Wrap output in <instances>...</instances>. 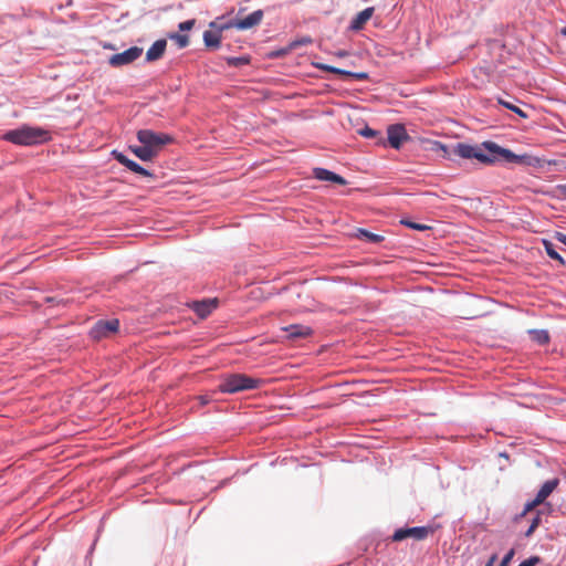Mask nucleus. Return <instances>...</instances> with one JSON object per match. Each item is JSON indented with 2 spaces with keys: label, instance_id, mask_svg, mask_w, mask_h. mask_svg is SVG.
I'll list each match as a JSON object with an SVG mask.
<instances>
[{
  "label": "nucleus",
  "instance_id": "1",
  "mask_svg": "<svg viewBox=\"0 0 566 566\" xmlns=\"http://www.w3.org/2000/svg\"><path fill=\"white\" fill-rule=\"evenodd\" d=\"M453 153L461 158L476 159L482 164L491 165L496 161L514 163L533 166L538 160L527 154L516 155L507 148H503L494 142H484L481 145L458 143Z\"/></svg>",
  "mask_w": 566,
  "mask_h": 566
},
{
  "label": "nucleus",
  "instance_id": "2",
  "mask_svg": "<svg viewBox=\"0 0 566 566\" xmlns=\"http://www.w3.org/2000/svg\"><path fill=\"white\" fill-rule=\"evenodd\" d=\"M50 133L40 127L22 126L3 135V139L15 145L32 146L45 143L50 139Z\"/></svg>",
  "mask_w": 566,
  "mask_h": 566
},
{
  "label": "nucleus",
  "instance_id": "3",
  "mask_svg": "<svg viewBox=\"0 0 566 566\" xmlns=\"http://www.w3.org/2000/svg\"><path fill=\"white\" fill-rule=\"evenodd\" d=\"M262 380L253 378L244 374L226 375L218 385L219 391L223 394H235L239 391L256 389L261 386Z\"/></svg>",
  "mask_w": 566,
  "mask_h": 566
},
{
  "label": "nucleus",
  "instance_id": "4",
  "mask_svg": "<svg viewBox=\"0 0 566 566\" xmlns=\"http://www.w3.org/2000/svg\"><path fill=\"white\" fill-rule=\"evenodd\" d=\"M263 19V11L256 10L250 13L248 17L243 19L231 20L227 23H220L218 18L216 21L210 22L209 27L212 29H219V31L228 30L235 28L238 30H249L261 23Z\"/></svg>",
  "mask_w": 566,
  "mask_h": 566
},
{
  "label": "nucleus",
  "instance_id": "5",
  "mask_svg": "<svg viewBox=\"0 0 566 566\" xmlns=\"http://www.w3.org/2000/svg\"><path fill=\"white\" fill-rule=\"evenodd\" d=\"M137 139L154 151L155 156L169 143L171 136L163 133H155L150 129H140L137 132Z\"/></svg>",
  "mask_w": 566,
  "mask_h": 566
},
{
  "label": "nucleus",
  "instance_id": "6",
  "mask_svg": "<svg viewBox=\"0 0 566 566\" xmlns=\"http://www.w3.org/2000/svg\"><path fill=\"white\" fill-rule=\"evenodd\" d=\"M433 533L432 527L429 526H416L398 528L391 536L392 542H400L406 538H413L416 541H422Z\"/></svg>",
  "mask_w": 566,
  "mask_h": 566
},
{
  "label": "nucleus",
  "instance_id": "7",
  "mask_svg": "<svg viewBox=\"0 0 566 566\" xmlns=\"http://www.w3.org/2000/svg\"><path fill=\"white\" fill-rule=\"evenodd\" d=\"M558 484V479L546 481L537 492L535 499L532 502L526 503L521 517H524L528 512H532L536 506L541 505L554 492Z\"/></svg>",
  "mask_w": 566,
  "mask_h": 566
},
{
  "label": "nucleus",
  "instance_id": "8",
  "mask_svg": "<svg viewBox=\"0 0 566 566\" xmlns=\"http://www.w3.org/2000/svg\"><path fill=\"white\" fill-rule=\"evenodd\" d=\"M119 321L108 319V321H98L94 324V326L90 331V335L93 339L99 340L106 337H109L118 332Z\"/></svg>",
  "mask_w": 566,
  "mask_h": 566
},
{
  "label": "nucleus",
  "instance_id": "9",
  "mask_svg": "<svg viewBox=\"0 0 566 566\" xmlns=\"http://www.w3.org/2000/svg\"><path fill=\"white\" fill-rule=\"evenodd\" d=\"M143 54V49L139 46H132L122 53H116L108 59V63L113 67H120L128 65L136 61Z\"/></svg>",
  "mask_w": 566,
  "mask_h": 566
},
{
  "label": "nucleus",
  "instance_id": "10",
  "mask_svg": "<svg viewBox=\"0 0 566 566\" xmlns=\"http://www.w3.org/2000/svg\"><path fill=\"white\" fill-rule=\"evenodd\" d=\"M387 135L390 146L395 149H399L402 143L408 139L406 128L400 124L388 126Z\"/></svg>",
  "mask_w": 566,
  "mask_h": 566
},
{
  "label": "nucleus",
  "instance_id": "11",
  "mask_svg": "<svg viewBox=\"0 0 566 566\" xmlns=\"http://www.w3.org/2000/svg\"><path fill=\"white\" fill-rule=\"evenodd\" d=\"M313 176L318 180L333 181V182L342 185V186L347 185V181L342 176H339L333 171H329L325 168H314Z\"/></svg>",
  "mask_w": 566,
  "mask_h": 566
},
{
  "label": "nucleus",
  "instance_id": "12",
  "mask_svg": "<svg viewBox=\"0 0 566 566\" xmlns=\"http://www.w3.org/2000/svg\"><path fill=\"white\" fill-rule=\"evenodd\" d=\"M321 69L329 73L340 75L343 77H350L358 81H365L368 78V74L366 72H350L331 65H321Z\"/></svg>",
  "mask_w": 566,
  "mask_h": 566
},
{
  "label": "nucleus",
  "instance_id": "13",
  "mask_svg": "<svg viewBox=\"0 0 566 566\" xmlns=\"http://www.w3.org/2000/svg\"><path fill=\"white\" fill-rule=\"evenodd\" d=\"M167 42L164 39L157 40L146 52V60L154 62L163 57L166 51Z\"/></svg>",
  "mask_w": 566,
  "mask_h": 566
},
{
  "label": "nucleus",
  "instance_id": "14",
  "mask_svg": "<svg viewBox=\"0 0 566 566\" xmlns=\"http://www.w3.org/2000/svg\"><path fill=\"white\" fill-rule=\"evenodd\" d=\"M374 14V8L369 7L360 11L350 22V30L359 31L370 20Z\"/></svg>",
  "mask_w": 566,
  "mask_h": 566
},
{
  "label": "nucleus",
  "instance_id": "15",
  "mask_svg": "<svg viewBox=\"0 0 566 566\" xmlns=\"http://www.w3.org/2000/svg\"><path fill=\"white\" fill-rule=\"evenodd\" d=\"M283 329L289 334V338L296 339V338H304L312 334V329L307 326L294 324L286 327H283Z\"/></svg>",
  "mask_w": 566,
  "mask_h": 566
},
{
  "label": "nucleus",
  "instance_id": "16",
  "mask_svg": "<svg viewBox=\"0 0 566 566\" xmlns=\"http://www.w3.org/2000/svg\"><path fill=\"white\" fill-rule=\"evenodd\" d=\"M216 307H217L216 300L195 302L193 306H192L193 311L201 318L207 317Z\"/></svg>",
  "mask_w": 566,
  "mask_h": 566
},
{
  "label": "nucleus",
  "instance_id": "17",
  "mask_svg": "<svg viewBox=\"0 0 566 566\" xmlns=\"http://www.w3.org/2000/svg\"><path fill=\"white\" fill-rule=\"evenodd\" d=\"M129 149L133 151L135 156H137L143 161H149L155 158V154L147 146L142 144V146H129Z\"/></svg>",
  "mask_w": 566,
  "mask_h": 566
},
{
  "label": "nucleus",
  "instance_id": "18",
  "mask_svg": "<svg viewBox=\"0 0 566 566\" xmlns=\"http://www.w3.org/2000/svg\"><path fill=\"white\" fill-rule=\"evenodd\" d=\"M222 31H219V29H217V31H206L203 33V41H205V44L208 46V48H218L220 45V42H221V33Z\"/></svg>",
  "mask_w": 566,
  "mask_h": 566
},
{
  "label": "nucleus",
  "instance_id": "19",
  "mask_svg": "<svg viewBox=\"0 0 566 566\" xmlns=\"http://www.w3.org/2000/svg\"><path fill=\"white\" fill-rule=\"evenodd\" d=\"M356 237L371 243H379L384 240L382 235L369 232L365 229H358Z\"/></svg>",
  "mask_w": 566,
  "mask_h": 566
},
{
  "label": "nucleus",
  "instance_id": "20",
  "mask_svg": "<svg viewBox=\"0 0 566 566\" xmlns=\"http://www.w3.org/2000/svg\"><path fill=\"white\" fill-rule=\"evenodd\" d=\"M543 245L545 248V251L547 253V255L553 259V260H556L558 261L562 265H565V260L562 258V255L555 250V247L554 244L551 242V241H547V240H544L543 241Z\"/></svg>",
  "mask_w": 566,
  "mask_h": 566
},
{
  "label": "nucleus",
  "instance_id": "21",
  "mask_svg": "<svg viewBox=\"0 0 566 566\" xmlns=\"http://www.w3.org/2000/svg\"><path fill=\"white\" fill-rule=\"evenodd\" d=\"M532 338L541 345L547 344L549 342V335L546 331H531Z\"/></svg>",
  "mask_w": 566,
  "mask_h": 566
},
{
  "label": "nucleus",
  "instance_id": "22",
  "mask_svg": "<svg viewBox=\"0 0 566 566\" xmlns=\"http://www.w3.org/2000/svg\"><path fill=\"white\" fill-rule=\"evenodd\" d=\"M499 104H501L502 106H504L505 108L514 112L515 114H517L520 117L522 118H527L528 115L523 111L521 109L520 107L515 106L514 104L510 103V102H506L502 98H499L497 99Z\"/></svg>",
  "mask_w": 566,
  "mask_h": 566
},
{
  "label": "nucleus",
  "instance_id": "23",
  "mask_svg": "<svg viewBox=\"0 0 566 566\" xmlns=\"http://www.w3.org/2000/svg\"><path fill=\"white\" fill-rule=\"evenodd\" d=\"M227 63L230 66H242L250 63L249 56L228 57Z\"/></svg>",
  "mask_w": 566,
  "mask_h": 566
},
{
  "label": "nucleus",
  "instance_id": "24",
  "mask_svg": "<svg viewBox=\"0 0 566 566\" xmlns=\"http://www.w3.org/2000/svg\"><path fill=\"white\" fill-rule=\"evenodd\" d=\"M113 156L119 164H122L123 166H125L128 169L130 168L132 164L134 163V160L129 159L126 155H124L123 153L116 151V150L113 151Z\"/></svg>",
  "mask_w": 566,
  "mask_h": 566
},
{
  "label": "nucleus",
  "instance_id": "25",
  "mask_svg": "<svg viewBox=\"0 0 566 566\" xmlns=\"http://www.w3.org/2000/svg\"><path fill=\"white\" fill-rule=\"evenodd\" d=\"M313 42V40L310 36H303L301 39L294 40L289 44L290 50L297 49L303 45H308Z\"/></svg>",
  "mask_w": 566,
  "mask_h": 566
},
{
  "label": "nucleus",
  "instance_id": "26",
  "mask_svg": "<svg viewBox=\"0 0 566 566\" xmlns=\"http://www.w3.org/2000/svg\"><path fill=\"white\" fill-rule=\"evenodd\" d=\"M170 39L175 40L181 49L189 44V36L185 34L175 33L170 35Z\"/></svg>",
  "mask_w": 566,
  "mask_h": 566
},
{
  "label": "nucleus",
  "instance_id": "27",
  "mask_svg": "<svg viewBox=\"0 0 566 566\" xmlns=\"http://www.w3.org/2000/svg\"><path fill=\"white\" fill-rule=\"evenodd\" d=\"M401 223L408 228H411V229L418 230V231H426V230L430 229V227L427 224H421V223L412 222L409 220H401Z\"/></svg>",
  "mask_w": 566,
  "mask_h": 566
},
{
  "label": "nucleus",
  "instance_id": "28",
  "mask_svg": "<svg viewBox=\"0 0 566 566\" xmlns=\"http://www.w3.org/2000/svg\"><path fill=\"white\" fill-rule=\"evenodd\" d=\"M541 523V515L539 513H537L533 518H532V522H531V525L530 527L527 528V531L525 532V536L528 537L531 536L535 530L538 527Z\"/></svg>",
  "mask_w": 566,
  "mask_h": 566
},
{
  "label": "nucleus",
  "instance_id": "29",
  "mask_svg": "<svg viewBox=\"0 0 566 566\" xmlns=\"http://www.w3.org/2000/svg\"><path fill=\"white\" fill-rule=\"evenodd\" d=\"M129 170L135 172V174L143 175V176H146V177H151L153 176L151 172H149L148 170H146L145 168H143L140 165H138L135 161L132 164Z\"/></svg>",
  "mask_w": 566,
  "mask_h": 566
},
{
  "label": "nucleus",
  "instance_id": "30",
  "mask_svg": "<svg viewBox=\"0 0 566 566\" xmlns=\"http://www.w3.org/2000/svg\"><path fill=\"white\" fill-rule=\"evenodd\" d=\"M515 555V549L514 548H511L506 554L505 556L502 558L501 563H500V566H509L512 558L514 557Z\"/></svg>",
  "mask_w": 566,
  "mask_h": 566
},
{
  "label": "nucleus",
  "instance_id": "31",
  "mask_svg": "<svg viewBox=\"0 0 566 566\" xmlns=\"http://www.w3.org/2000/svg\"><path fill=\"white\" fill-rule=\"evenodd\" d=\"M541 563V558L538 556H532L525 560H523L518 566H536Z\"/></svg>",
  "mask_w": 566,
  "mask_h": 566
},
{
  "label": "nucleus",
  "instance_id": "32",
  "mask_svg": "<svg viewBox=\"0 0 566 566\" xmlns=\"http://www.w3.org/2000/svg\"><path fill=\"white\" fill-rule=\"evenodd\" d=\"M359 133L361 136L367 137V138L376 137L378 135L377 130H375L370 127H367V126L364 129H361Z\"/></svg>",
  "mask_w": 566,
  "mask_h": 566
},
{
  "label": "nucleus",
  "instance_id": "33",
  "mask_svg": "<svg viewBox=\"0 0 566 566\" xmlns=\"http://www.w3.org/2000/svg\"><path fill=\"white\" fill-rule=\"evenodd\" d=\"M195 20H187V21H184L181 23H179V30L180 31H189L193 28L195 25Z\"/></svg>",
  "mask_w": 566,
  "mask_h": 566
},
{
  "label": "nucleus",
  "instance_id": "34",
  "mask_svg": "<svg viewBox=\"0 0 566 566\" xmlns=\"http://www.w3.org/2000/svg\"><path fill=\"white\" fill-rule=\"evenodd\" d=\"M555 238L566 245V234L562 232H556Z\"/></svg>",
  "mask_w": 566,
  "mask_h": 566
},
{
  "label": "nucleus",
  "instance_id": "35",
  "mask_svg": "<svg viewBox=\"0 0 566 566\" xmlns=\"http://www.w3.org/2000/svg\"><path fill=\"white\" fill-rule=\"evenodd\" d=\"M497 559V554H493L489 560L486 562V564L484 566H493L495 560Z\"/></svg>",
  "mask_w": 566,
  "mask_h": 566
},
{
  "label": "nucleus",
  "instance_id": "36",
  "mask_svg": "<svg viewBox=\"0 0 566 566\" xmlns=\"http://www.w3.org/2000/svg\"><path fill=\"white\" fill-rule=\"evenodd\" d=\"M103 48H104V49H107V50H115V49H116V48H115V45H113V44H111V43H104V44H103Z\"/></svg>",
  "mask_w": 566,
  "mask_h": 566
},
{
  "label": "nucleus",
  "instance_id": "37",
  "mask_svg": "<svg viewBox=\"0 0 566 566\" xmlns=\"http://www.w3.org/2000/svg\"><path fill=\"white\" fill-rule=\"evenodd\" d=\"M559 190H560V192L566 197V184H565V185L559 186Z\"/></svg>",
  "mask_w": 566,
  "mask_h": 566
},
{
  "label": "nucleus",
  "instance_id": "38",
  "mask_svg": "<svg viewBox=\"0 0 566 566\" xmlns=\"http://www.w3.org/2000/svg\"><path fill=\"white\" fill-rule=\"evenodd\" d=\"M560 34H562V35H564V36H566V27H564V28H562V29H560Z\"/></svg>",
  "mask_w": 566,
  "mask_h": 566
},
{
  "label": "nucleus",
  "instance_id": "39",
  "mask_svg": "<svg viewBox=\"0 0 566 566\" xmlns=\"http://www.w3.org/2000/svg\"><path fill=\"white\" fill-rule=\"evenodd\" d=\"M347 53L345 51H340L337 53L338 56H345Z\"/></svg>",
  "mask_w": 566,
  "mask_h": 566
},
{
  "label": "nucleus",
  "instance_id": "40",
  "mask_svg": "<svg viewBox=\"0 0 566 566\" xmlns=\"http://www.w3.org/2000/svg\"><path fill=\"white\" fill-rule=\"evenodd\" d=\"M53 301H54V298H53V297H48V298H46V302H53Z\"/></svg>",
  "mask_w": 566,
  "mask_h": 566
}]
</instances>
